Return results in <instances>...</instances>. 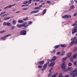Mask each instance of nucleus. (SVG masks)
<instances>
[{
    "label": "nucleus",
    "instance_id": "f257e3e1",
    "mask_svg": "<svg viewBox=\"0 0 77 77\" xmlns=\"http://www.w3.org/2000/svg\"><path fill=\"white\" fill-rule=\"evenodd\" d=\"M66 67V65L65 63H63L61 65V68L62 70L65 71V72H66V71H68V69L67 68H65Z\"/></svg>",
    "mask_w": 77,
    "mask_h": 77
},
{
    "label": "nucleus",
    "instance_id": "f03ea898",
    "mask_svg": "<svg viewBox=\"0 0 77 77\" xmlns=\"http://www.w3.org/2000/svg\"><path fill=\"white\" fill-rule=\"evenodd\" d=\"M70 74L71 75H73V77H76L77 76V72H76L75 71H73L70 72Z\"/></svg>",
    "mask_w": 77,
    "mask_h": 77
},
{
    "label": "nucleus",
    "instance_id": "7ed1b4c3",
    "mask_svg": "<svg viewBox=\"0 0 77 77\" xmlns=\"http://www.w3.org/2000/svg\"><path fill=\"white\" fill-rule=\"evenodd\" d=\"M26 30H23L20 32V35H26Z\"/></svg>",
    "mask_w": 77,
    "mask_h": 77
},
{
    "label": "nucleus",
    "instance_id": "20e7f679",
    "mask_svg": "<svg viewBox=\"0 0 77 77\" xmlns=\"http://www.w3.org/2000/svg\"><path fill=\"white\" fill-rule=\"evenodd\" d=\"M72 34L73 35L75 33H76L77 32V27L75 26L74 29H72Z\"/></svg>",
    "mask_w": 77,
    "mask_h": 77
},
{
    "label": "nucleus",
    "instance_id": "39448f33",
    "mask_svg": "<svg viewBox=\"0 0 77 77\" xmlns=\"http://www.w3.org/2000/svg\"><path fill=\"white\" fill-rule=\"evenodd\" d=\"M74 44H77V38L75 40V41H72L71 42L70 45H72Z\"/></svg>",
    "mask_w": 77,
    "mask_h": 77
},
{
    "label": "nucleus",
    "instance_id": "423d86ee",
    "mask_svg": "<svg viewBox=\"0 0 77 77\" xmlns=\"http://www.w3.org/2000/svg\"><path fill=\"white\" fill-rule=\"evenodd\" d=\"M11 34L7 35L4 37L1 38V39H4V40H5L7 38H8L9 36H11Z\"/></svg>",
    "mask_w": 77,
    "mask_h": 77
},
{
    "label": "nucleus",
    "instance_id": "0eeeda50",
    "mask_svg": "<svg viewBox=\"0 0 77 77\" xmlns=\"http://www.w3.org/2000/svg\"><path fill=\"white\" fill-rule=\"evenodd\" d=\"M56 57L55 56H54L53 57L52 59H51L49 60L50 62H52V61H55L56 60Z\"/></svg>",
    "mask_w": 77,
    "mask_h": 77
},
{
    "label": "nucleus",
    "instance_id": "6e6552de",
    "mask_svg": "<svg viewBox=\"0 0 77 77\" xmlns=\"http://www.w3.org/2000/svg\"><path fill=\"white\" fill-rule=\"evenodd\" d=\"M15 6V4H14L13 5H9L7 6V8H11L12 6Z\"/></svg>",
    "mask_w": 77,
    "mask_h": 77
},
{
    "label": "nucleus",
    "instance_id": "1a4fd4ad",
    "mask_svg": "<svg viewBox=\"0 0 77 77\" xmlns=\"http://www.w3.org/2000/svg\"><path fill=\"white\" fill-rule=\"evenodd\" d=\"M71 55H72V53H69L67 54V57L68 58H69V57H70V56H71Z\"/></svg>",
    "mask_w": 77,
    "mask_h": 77
},
{
    "label": "nucleus",
    "instance_id": "9d476101",
    "mask_svg": "<svg viewBox=\"0 0 77 77\" xmlns=\"http://www.w3.org/2000/svg\"><path fill=\"white\" fill-rule=\"evenodd\" d=\"M73 59H77V54H74L73 55V57H72Z\"/></svg>",
    "mask_w": 77,
    "mask_h": 77
},
{
    "label": "nucleus",
    "instance_id": "9b49d317",
    "mask_svg": "<svg viewBox=\"0 0 77 77\" xmlns=\"http://www.w3.org/2000/svg\"><path fill=\"white\" fill-rule=\"evenodd\" d=\"M55 63H51L49 65V66H53L54 65V64Z\"/></svg>",
    "mask_w": 77,
    "mask_h": 77
},
{
    "label": "nucleus",
    "instance_id": "f8f14e48",
    "mask_svg": "<svg viewBox=\"0 0 77 77\" xmlns=\"http://www.w3.org/2000/svg\"><path fill=\"white\" fill-rule=\"evenodd\" d=\"M7 25L8 27H11V23H9V22L7 23Z\"/></svg>",
    "mask_w": 77,
    "mask_h": 77
},
{
    "label": "nucleus",
    "instance_id": "ddd939ff",
    "mask_svg": "<svg viewBox=\"0 0 77 77\" xmlns=\"http://www.w3.org/2000/svg\"><path fill=\"white\" fill-rule=\"evenodd\" d=\"M72 70H73V69L72 67H69L68 68V71H71Z\"/></svg>",
    "mask_w": 77,
    "mask_h": 77
},
{
    "label": "nucleus",
    "instance_id": "4468645a",
    "mask_svg": "<svg viewBox=\"0 0 77 77\" xmlns=\"http://www.w3.org/2000/svg\"><path fill=\"white\" fill-rule=\"evenodd\" d=\"M76 39V37H74L72 38L71 39V40L72 41H74Z\"/></svg>",
    "mask_w": 77,
    "mask_h": 77
},
{
    "label": "nucleus",
    "instance_id": "2eb2a0df",
    "mask_svg": "<svg viewBox=\"0 0 77 77\" xmlns=\"http://www.w3.org/2000/svg\"><path fill=\"white\" fill-rule=\"evenodd\" d=\"M44 63V61H39V64L40 65H43Z\"/></svg>",
    "mask_w": 77,
    "mask_h": 77
},
{
    "label": "nucleus",
    "instance_id": "dca6fc26",
    "mask_svg": "<svg viewBox=\"0 0 77 77\" xmlns=\"http://www.w3.org/2000/svg\"><path fill=\"white\" fill-rule=\"evenodd\" d=\"M18 23H24V21L23 20H20L18 21Z\"/></svg>",
    "mask_w": 77,
    "mask_h": 77
},
{
    "label": "nucleus",
    "instance_id": "f3484780",
    "mask_svg": "<svg viewBox=\"0 0 77 77\" xmlns=\"http://www.w3.org/2000/svg\"><path fill=\"white\" fill-rule=\"evenodd\" d=\"M14 28H15V26H12L11 28V30H14Z\"/></svg>",
    "mask_w": 77,
    "mask_h": 77
},
{
    "label": "nucleus",
    "instance_id": "a211bd4d",
    "mask_svg": "<svg viewBox=\"0 0 77 77\" xmlns=\"http://www.w3.org/2000/svg\"><path fill=\"white\" fill-rule=\"evenodd\" d=\"M58 75V73H56L54 75H53L51 77H56V76Z\"/></svg>",
    "mask_w": 77,
    "mask_h": 77
},
{
    "label": "nucleus",
    "instance_id": "6ab92c4d",
    "mask_svg": "<svg viewBox=\"0 0 77 77\" xmlns=\"http://www.w3.org/2000/svg\"><path fill=\"white\" fill-rule=\"evenodd\" d=\"M66 59H67V58H66V57H65L64 58H63L62 59V61H65L66 60Z\"/></svg>",
    "mask_w": 77,
    "mask_h": 77
},
{
    "label": "nucleus",
    "instance_id": "aec40b11",
    "mask_svg": "<svg viewBox=\"0 0 77 77\" xmlns=\"http://www.w3.org/2000/svg\"><path fill=\"white\" fill-rule=\"evenodd\" d=\"M17 23V21H15V20H14L13 21V24L14 25H15L16 24V23Z\"/></svg>",
    "mask_w": 77,
    "mask_h": 77
},
{
    "label": "nucleus",
    "instance_id": "412c9836",
    "mask_svg": "<svg viewBox=\"0 0 77 77\" xmlns=\"http://www.w3.org/2000/svg\"><path fill=\"white\" fill-rule=\"evenodd\" d=\"M16 26L17 27H19V28H21V26H22V25H19V24H17V25Z\"/></svg>",
    "mask_w": 77,
    "mask_h": 77
},
{
    "label": "nucleus",
    "instance_id": "4be33fe9",
    "mask_svg": "<svg viewBox=\"0 0 77 77\" xmlns=\"http://www.w3.org/2000/svg\"><path fill=\"white\" fill-rule=\"evenodd\" d=\"M59 47H60V45H58L55 46H54V48H59Z\"/></svg>",
    "mask_w": 77,
    "mask_h": 77
},
{
    "label": "nucleus",
    "instance_id": "5701e85b",
    "mask_svg": "<svg viewBox=\"0 0 77 77\" xmlns=\"http://www.w3.org/2000/svg\"><path fill=\"white\" fill-rule=\"evenodd\" d=\"M10 17H8L7 18H4V20H9V19L10 18Z\"/></svg>",
    "mask_w": 77,
    "mask_h": 77
},
{
    "label": "nucleus",
    "instance_id": "b1692460",
    "mask_svg": "<svg viewBox=\"0 0 77 77\" xmlns=\"http://www.w3.org/2000/svg\"><path fill=\"white\" fill-rule=\"evenodd\" d=\"M47 11V9H45L44 11H43V15H44L45 13H46V12Z\"/></svg>",
    "mask_w": 77,
    "mask_h": 77
},
{
    "label": "nucleus",
    "instance_id": "393cba45",
    "mask_svg": "<svg viewBox=\"0 0 77 77\" xmlns=\"http://www.w3.org/2000/svg\"><path fill=\"white\" fill-rule=\"evenodd\" d=\"M28 19H29V17H25V19H23V20L24 21H27V20H28Z\"/></svg>",
    "mask_w": 77,
    "mask_h": 77
},
{
    "label": "nucleus",
    "instance_id": "a878e982",
    "mask_svg": "<svg viewBox=\"0 0 77 77\" xmlns=\"http://www.w3.org/2000/svg\"><path fill=\"white\" fill-rule=\"evenodd\" d=\"M47 64H44V66H43V68H44L43 69H44V68H46L47 67Z\"/></svg>",
    "mask_w": 77,
    "mask_h": 77
},
{
    "label": "nucleus",
    "instance_id": "bb28decb",
    "mask_svg": "<svg viewBox=\"0 0 77 77\" xmlns=\"http://www.w3.org/2000/svg\"><path fill=\"white\" fill-rule=\"evenodd\" d=\"M26 24H27L26 22L24 23H23L22 24V26H24H24H25V25H26Z\"/></svg>",
    "mask_w": 77,
    "mask_h": 77
},
{
    "label": "nucleus",
    "instance_id": "cd10ccee",
    "mask_svg": "<svg viewBox=\"0 0 77 77\" xmlns=\"http://www.w3.org/2000/svg\"><path fill=\"white\" fill-rule=\"evenodd\" d=\"M53 72H50L48 74V77H50V75H51L52 74H53Z\"/></svg>",
    "mask_w": 77,
    "mask_h": 77
},
{
    "label": "nucleus",
    "instance_id": "c85d7f7f",
    "mask_svg": "<svg viewBox=\"0 0 77 77\" xmlns=\"http://www.w3.org/2000/svg\"><path fill=\"white\" fill-rule=\"evenodd\" d=\"M59 77H64L63 76H62V73H60L59 75Z\"/></svg>",
    "mask_w": 77,
    "mask_h": 77
},
{
    "label": "nucleus",
    "instance_id": "c756f323",
    "mask_svg": "<svg viewBox=\"0 0 77 77\" xmlns=\"http://www.w3.org/2000/svg\"><path fill=\"white\" fill-rule=\"evenodd\" d=\"M70 60L72 62H73V59H72V57L70 58Z\"/></svg>",
    "mask_w": 77,
    "mask_h": 77
},
{
    "label": "nucleus",
    "instance_id": "7c9ffc66",
    "mask_svg": "<svg viewBox=\"0 0 77 77\" xmlns=\"http://www.w3.org/2000/svg\"><path fill=\"white\" fill-rule=\"evenodd\" d=\"M74 50V51H75V52H76L77 51V47H75Z\"/></svg>",
    "mask_w": 77,
    "mask_h": 77
},
{
    "label": "nucleus",
    "instance_id": "2f4dec72",
    "mask_svg": "<svg viewBox=\"0 0 77 77\" xmlns=\"http://www.w3.org/2000/svg\"><path fill=\"white\" fill-rule=\"evenodd\" d=\"M71 18V16L67 15V18Z\"/></svg>",
    "mask_w": 77,
    "mask_h": 77
},
{
    "label": "nucleus",
    "instance_id": "473e14b6",
    "mask_svg": "<svg viewBox=\"0 0 77 77\" xmlns=\"http://www.w3.org/2000/svg\"><path fill=\"white\" fill-rule=\"evenodd\" d=\"M72 66V63H69L68 64V66Z\"/></svg>",
    "mask_w": 77,
    "mask_h": 77
},
{
    "label": "nucleus",
    "instance_id": "72a5a7b5",
    "mask_svg": "<svg viewBox=\"0 0 77 77\" xmlns=\"http://www.w3.org/2000/svg\"><path fill=\"white\" fill-rule=\"evenodd\" d=\"M74 9V6L73 5H72L70 8V9Z\"/></svg>",
    "mask_w": 77,
    "mask_h": 77
},
{
    "label": "nucleus",
    "instance_id": "f704fd0d",
    "mask_svg": "<svg viewBox=\"0 0 77 77\" xmlns=\"http://www.w3.org/2000/svg\"><path fill=\"white\" fill-rule=\"evenodd\" d=\"M41 9V8L39 7H37L35 8V9Z\"/></svg>",
    "mask_w": 77,
    "mask_h": 77
},
{
    "label": "nucleus",
    "instance_id": "c9c22d12",
    "mask_svg": "<svg viewBox=\"0 0 77 77\" xmlns=\"http://www.w3.org/2000/svg\"><path fill=\"white\" fill-rule=\"evenodd\" d=\"M67 15H66L63 16V17H62V18H67Z\"/></svg>",
    "mask_w": 77,
    "mask_h": 77
},
{
    "label": "nucleus",
    "instance_id": "e433bc0d",
    "mask_svg": "<svg viewBox=\"0 0 77 77\" xmlns=\"http://www.w3.org/2000/svg\"><path fill=\"white\" fill-rule=\"evenodd\" d=\"M33 11L34 12V13H37V12H39V10H38L37 11Z\"/></svg>",
    "mask_w": 77,
    "mask_h": 77
},
{
    "label": "nucleus",
    "instance_id": "4c0bfd02",
    "mask_svg": "<svg viewBox=\"0 0 77 77\" xmlns=\"http://www.w3.org/2000/svg\"><path fill=\"white\" fill-rule=\"evenodd\" d=\"M76 64H77V61H75L73 63V64H74V66H75Z\"/></svg>",
    "mask_w": 77,
    "mask_h": 77
},
{
    "label": "nucleus",
    "instance_id": "58836bf2",
    "mask_svg": "<svg viewBox=\"0 0 77 77\" xmlns=\"http://www.w3.org/2000/svg\"><path fill=\"white\" fill-rule=\"evenodd\" d=\"M3 26H6L7 25V23H6V22H4L3 23Z\"/></svg>",
    "mask_w": 77,
    "mask_h": 77
},
{
    "label": "nucleus",
    "instance_id": "ea45409f",
    "mask_svg": "<svg viewBox=\"0 0 77 77\" xmlns=\"http://www.w3.org/2000/svg\"><path fill=\"white\" fill-rule=\"evenodd\" d=\"M38 68H42V66L41 65H40L38 66Z\"/></svg>",
    "mask_w": 77,
    "mask_h": 77
},
{
    "label": "nucleus",
    "instance_id": "a19ab883",
    "mask_svg": "<svg viewBox=\"0 0 77 77\" xmlns=\"http://www.w3.org/2000/svg\"><path fill=\"white\" fill-rule=\"evenodd\" d=\"M64 54H65V52H63L61 54V56H63Z\"/></svg>",
    "mask_w": 77,
    "mask_h": 77
},
{
    "label": "nucleus",
    "instance_id": "79ce46f5",
    "mask_svg": "<svg viewBox=\"0 0 77 77\" xmlns=\"http://www.w3.org/2000/svg\"><path fill=\"white\" fill-rule=\"evenodd\" d=\"M61 46L62 47H65V45H61Z\"/></svg>",
    "mask_w": 77,
    "mask_h": 77
},
{
    "label": "nucleus",
    "instance_id": "37998d69",
    "mask_svg": "<svg viewBox=\"0 0 77 77\" xmlns=\"http://www.w3.org/2000/svg\"><path fill=\"white\" fill-rule=\"evenodd\" d=\"M55 52H56V50L54 49L52 51L53 53H55Z\"/></svg>",
    "mask_w": 77,
    "mask_h": 77
},
{
    "label": "nucleus",
    "instance_id": "c03bdc74",
    "mask_svg": "<svg viewBox=\"0 0 77 77\" xmlns=\"http://www.w3.org/2000/svg\"><path fill=\"white\" fill-rule=\"evenodd\" d=\"M29 26V24H27L25 26H24V27H28V26Z\"/></svg>",
    "mask_w": 77,
    "mask_h": 77
},
{
    "label": "nucleus",
    "instance_id": "a18cd8bd",
    "mask_svg": "<svg viewBox=\"0 0 77 77\" xmlns=\"http://www.w3.org/2000/svg\"><path fill=\"white\" fill-rule=\"evenodd\" d=\"M5 12H6V11L1 12V15H2V14H5Z\"/></svg>",
    "mask_w": 77,
    "mask_h": 77
},
{
    "label": "nucleus",
    "instance_id": "49530a36",
    "mask_svg": "<svg viewBox=\"0 0 77 77\" xmlns=\"http://www.w3.org/2000/svg\"><path fill=\"white\" fill-rule=\"evenodd\" d=\"M27 3H28V2L27 1H26L24 2L23 3V4H27Z\"/></svg>",
    "mask_w": 77,
    "mask_h": 77
},
{
    "label": "nucleus",
    "instance_id": "de8ad7c7",
    "mask_svg": "<svg viewBox=\"0 0 77 77\" xmlns=\"http://www.w3.org/2000/svg\"><path fill=\"white\" fill-rule=\"evenodd\" d=\"M27 9H28V8H23L22 9V10H27Z\"/></svg>",
    "mask_w": 77,
    "mask_h": 77
},
{
    "label": "nucleus",
    "instance_id": "09e8293b",
    "mask_svg": "<svg viewBox=\"0 0 77 77\" xmlns=\"http://www.w3.org/2000/svg\"><path fill=\"white\" fill-rule=\"evenodd\" d=\"M71 4H74V1H71Z\"/></svg>",
    "mask_w": 77,
    "mask_h": 77
},
{
    "label": "nucleus",
    "instance_id": "8fccbe9b",
    "mask_svg": "<svg viewBox=\"0 0 77 77\" xmlns=\"http://www.w3.org/2000/svg\"><path fill=\"white\" fill-rule=\"evenodd\" d=\"M52 69H53L52 68H51L49 71V72H51V71H52Z\"/></svg>",
    "mask_w": 77,
    "mask_h": 77
},
{
    "label": "nucleus",
    "instance_id": "3c124183",
    "mask_svg": "<svg viewBox=\"0 0 77 77\" xmlns=\"http://www.w3.org/2000/svg\"><path fill=\"white\" fill-rule=\"evenodd\" d=\"M28 23L29 24V25H30V24H32V22H29Z\"/></svg>",
    "mask_w": 77,
    "mask_h": 77
},
{
    "label": "nucleus",
    "instance_id": "603ef678",
    "mask_svg": "<svg viewBox=\"0 0 77 77\" xmlns=\"http://www.w3.org/2000/svg\"><path fill=\"white\" fill-rule=\"evenodd\" d=\"M4 32H5V31H2L0 32L1 33H4Z\"/></svg>",
    "mask_w": 77,
    "mask_h": 77
},
{
    "label": "nucleus",
    "instance_id": "864d4df0",
    "mask_svg": "<svg viewBox=\"0 0 77 77\" xmlns=\"http://www.w3.org/2000/svg\"><path fill=\"white\" fill-rule=\"evenodd\" d=\"M31 1H32V0H29V2H28V4H30V3H31Z\"/></svg>",
    "mask_w": 77,
    "mask_h": 77
},
{
    "label": "nucleus",
    "instance_id": "5fc2aeb1",
    "mask_svg": "<svg viewBox=\"0 0 77 77\" xmlns=\"http://www.w3.org/2000/svg\"><path fill=\"white\" fill-rule=\"evenodd\" d=\"M60 54V52H58L57 53V55H59V54Z\"/></svg>",
    "mask_w": 77,
    "mask_h": 77
},
{
    "label": "nucleus",
    "instance_id": "6e6d98bb",
    "mask_svg": "<svg viewBox=\"0 0 77 77\" xmlns=\"http://www.w3.org/2000/svg\"><path fill=\"white\" fill-rule=\"evenodd\" d=\"M73 71H75V72H77V68H76L75 69V70H73Z\"/></svg>",
    "mask_w": 77,
    "mask_h": 77
},
{
    "label": "nucleus",
    "instance_id": "4d7b16f0",
    "mask_svg": "<svg viewBox=\"0 0 77 77\" xmlns=\"http://www.w3.org/2000/svg\"><path fill=\"white\" fill-rule=\"evenodd\" d=\"M76 15H77V14H76V13L74 14H73V16H74V17H75V16H76Z\"/></svg>",
    "mask_w": 77,
    "mask_h": 77
},
{
    "label": "nucleus",
    "instance_id": "13d9d810",
    "mask_svg": "<svg viewBox=\"0 0 77 77\" xmlns=\"http://www.w3.org/2000/svg\"><path fill=\"white\" fill-rule=\"evenodd\" d=\"M69 77V75H65V77Z\"/></svg>",
    "mask_w": 77,
    "mask_h": 77
},
{
    "label": "nucleus",
    "instance_id": "bf43d9fd",
    "mask_svg": "<svg viewBox=\"0 0 77 77\" xmlns=\"http://www.w3.org/2000/svg\"><path fill=\"white\" fill-rule=\"evenodd\" d=\"M47 3H50V1H47Z\"/></svg>",
    "mask_w": 77,
    "mask_h": 77
},
{
    "label": "nucleus",
    "instance_id": "052dcab7",
    "mask_svg": "<svg viewBox=\"0 0 77 77\" xmlns=\"http://www.w3.org/2000/svg\"><path fill=\"white\" fill-rule=\"evenodd\" d=\"M8 6H7L6 7H5L4 8V9H7V8H8Z\"/></svg>",
    "mask_w": 77,
    "mask_h": 77
},
{
    "label": "nucleus",
    "instance_id": "680f3d73",
    "mask_svg": "<svg viewBox=\"0 0 77 77\" xmlns=\"http://www.w3.org/2000/svg\"><path fill=\"white\" fill-rule=\"evenodd\" d=\"M6 15V14H5L4 15H2V17H5V15Z\"/></svg>",
    "mask_w": 77,
    "mask_h": 77
},
{
    "label": "nucleus",
    "instance_id": "e2e57ef3",
    "mask_svg": "<svg viewBox=\"0 0 77 77\" xmlns=\"http://www.w3.org/2000/svg\"><path fill=\"white\" fill-rule=\"evenodd\" d=\"M25 6H29V4H26L25 5Z\"/></svg>",
    "mask_w": 77,
    "mask_h": 77
},
{
    "label": "nucleus",
    "instance_id": "0e129e2a",
    "mask_svg": "<svg viewBox=\"0 0 77 77\" xmlns=\"http://www.w3.org/2000/svg\"><path fill=\"white\" fill-rule=\"evenodd\" d=\"M20 11H17V12H16V13H20Z\"/></svg>",
    "mask_w": 77,
    "mask_h": 77
},
{
    "label": "nucleus",
    "instance_id": "69168bd1",
    "mask_svg": "<svg viewBox=\"0 0 77 77\" xmlns=\"http://www.w3.org/2000/svg\"><path fill=\"white\" fill-rule=\"evenodd\" d=\"M45 4V3H42L41 4V5H44Z\"/></svg>",
    "mask_w": 77,
    "mask_h": 77
},
{
    "label": "nucleus",
    "instance_id": "338daca9",
    "mask_svg": "<svg viewBox=\"0 0 77 77\" xmlns=\"http://www.w3.org/2000/svg\"><path fill=\"white\" fill-rule=\"evenodd\" d=\"M24 6H25V5H23L22 6V7H23Z\"/></svg>",
    "mask_w": 77,
    "mask_h": 77
},
{
    "label": "nucleus",
    "instance_id": "774afa93",
    "mask_svg": "<svg viewBox=\"0 0 77 77\" xmlns=\"http://www.w3.org/2000/svg\"><path fill=\"white\" fill-rule=\"evenodd\" d=\"M74 2H77V0H74Z\"/></svg>",
    "mask_w": 77,
    "mask_h": 77
}]
</instances>
